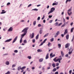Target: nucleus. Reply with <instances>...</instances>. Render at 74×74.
Segmentation results:
<instances>
[{
  "instance_id": "obj_1",
  "label": "nucleus",
  "mask_w": 74,
  "mask_h": 74,
  "mask_svg": "<svg viewBox=\"0 0 74 74\" xmlns=\"http://www.w3.org/2000/svg\"><path fill=\"white\" fill-rule=\"evenodd\" d=\"M72 11V7H71L69 9L68 11V14L69 16H70L71 14H72V12H71Z\"/></svg>"
},
{
  "instance_id": "obj_2",
  "label": "nucleus",
  "mask_w": 74,
  "mask_h": 74,
  "mask_svg": "<svg viewBox=\"0 0 74 74\" xmlns=\"http://www.w3.org/2000/svg\"><path fill=\"white\" fill-rule=\"evenodd\" d=\"M29 29V27H27L24 28L22 31V32H24V33L26 34L27 32V30Z\"/></svg>"
},
{
  "instance_id": "obj_3",
  "label": "nucleus",
  "mask_w": 74,
  "mask_h": 74,
  "mask_svg": "<svg viewBox=\"0 0 74 74\" xmlns=\"http://www.w3.org/2000/svg\"><path fill=\"white\" fill-rule=\"evenodd\" d=\"M55 8H52L51 9V10L48 13V14H51V13L53 12V11H55Z\"/></svg>"
},
{
  "instance_id": "obj_4",
  "label": "nucleus",
  "mask_w": 74,
  "mask_h": 74,
  "mask_svg": "<svg viewBox=\"0 0 74 74\" xmlns=\"http://www.w3.org/2000/svg\"><path fill=\"white\" fill-rule=\"evenodd\" d=\"M17 38H18V36H17L15 37V38H14V39L13 42H12V43H14V42H15V41H16V40H17Z\"/></svg>"
},
{
  "instance_id": "obj_5",
  "label": "nucleus",
  "mask_w": 74,
  "mask_h": 74,
  "mask_svg": "<svg viewBox=\"0 0 74 74\" xmlns=\"http://www.w3.org/2000/svg\"><path fill=\"white\" fill-rule=\"evenodd\" d=\"M70 47V43H67L65 45V48H69Z\"/></svg>"
},
{
  "instance_id": "obj_6",
  "label": "nucleus",
  "mask_w": 74,
  "mask_h": 74,
  "mask_svg": "<svg viewBox=\"0 0 74 74\" xmlns=\"http://www.w3.org/2000/svg\"><path fill=\"white\" fill-rule=\"evenodd\" d=\"M13 30V28H12V27H11L8 30V32H11Z\"/></svg>"
},
{
  "instance_id": "obj_7",
  "label": "nucleus",
  "mask_w": 74,
  "mask_h": 74,
  "mask_svg": "<svg viewBox=\"0 0 74 74\" xmlns=\"http://www.w3.org/2000/svg\"><path fill=\"white\" fill-rule=\"evenodd\" d=\"M59 34V32L58 31L57 32V33L56 34V35H55L54 37H56L58 36V35Z\"/></svg>"
},
{
  "instance_id": "obj_8",
  "label": "nucleus",
  "mask_w": 74,
  "mask_h": 74,
  "mask_svg": "<svg viewBox=\"0 0 74 74\" xmlns=\"http://www.w3.org/2000/svg\"><path fill=\"white\" fill-rule=\"evenodd\" d=\"M12 40V39H8L6 40L5 41V42H10V41H11Z\"/></svg>"
},
{
  "instance_id": "obj_9",
  "label": "nucleus",
  "mask_w": 74,
  "mask_h": 74,
  "mask_svg": "<svg viewBox=\"0 0 74 74\" xmlns=\"http://www.w3.org/2000/svg\"><path fill=\"white\" fill-rule=\"evenodd\" d=\"M56 57L55 58H54L53 60L55 62H58V59L56 60Z\"/></svg>"
},
{
  "instance_id": "obj_10",
  "label": "nucleus",
  "mask_w": 74,
  "mask_h": 74,
  "mask_svg": "<svg viewBox=\"0 0 74 74\" xmlns=\"http://www.w3.org/2000/svg\"><path fill=\"white\" fill-rule=\"evenodd\" d=\"M49 53L47 54L46 56V58H45L46 59H48V58H49Z\"/></svg>"
},
{
  "instance_id": "obj_11",
  "label": "nucleus",
  "mask_w": 74,
  "mask_h": 74,
  "mask_svg": "<svg viewBox=\"0 0 74 74\" xmlns=\"http://www.w3.org/2000/svg\"><path fill=\"white\" fill-rule=\"evenodd\" d=\"M2 12L1 13V14H5V13L6 12V11H5V10H2Z\"/></svg>"
},
{
  "instance_id": "obj_12",
  "label": "nucleus",
  "mask_w": 74,
  "mask_h": 74,
  "mask_svg": "<svg viewBox=\"0 0 74 74\" xmlns=\"http://www.w3.org/2000/svg\"><path fill=\"white\" fill-rule=\"evenodd\" d=\"M66 40H69V34H68L66 35Z\"/></svg>"
},
{
  "instance_id": "obj_13",
  "label": "nucleus",
  "mask_w": 74,
  "mask_h": 74,
  "mask_svg": "<svg viewBox=\"0 0 74 74\" xmlns=\"http://www.w3.org/2000/svg\"><path fill=\"white\" fill-rule=\"evenodd\" d=\"M67 29H66L65 30V31H64V35H66V34H67Z\"/></svg>"
},
{
  "instance_id": "obj_14",
  "label": "nucleus",
  "mask_w": 74,
  "mask_h": 74,
  "mask_svg": "<svg viewBox=\"0 0 74 74\" xmlns=\"http://www.w3.org/2000/svg\"><path fill=\"white\" fill-rule=\"evenodd\" d=\"M44 60V59L42 58H40L39 60V62H42Z\"/></svg>"
},
{
  "instance_id": "obj_15",
  "label": "nucleus",
  "mask_w": 74,
  "mask_h": 74,
  "mask_svg": "<svg viewBox=\"0 0 74 74\" xmlns=\"http://www.w3.org/2000/svg\"><path fill=\"white\" fill-rule=\"evenodd\" d=\"M52 66L53 67V68L55 67V66H56V65H55V63H53L52 64Z\"/></svg>"
},
{
  "instance_id": "obj_16",
  "label": "nucleus",
  "mask_w": 74,
  "mask_h": 74,
  "mask_svg": "<svg viewBox=\"0 0 74 74\" xmlns=\"http://www.w3.org/2000/svg\"><path fill=\"white\" fill-rule=\"evenodd\" d=\"M26 34L24 33V34H23L22 35H21V38H23V37H24V36H25V35H26Z\"/></svg>"
},
{
  "instance_id": "obj_17",
  "label": "nucleus",
  "mask_w": 74,
  "mask_h": 74,
  "mask_svg": "<svg viewBox=\"0 0 74 74\" xmlns=\"http://www.w3.org/2000/svg\"><path fill=\"white\" fill-rule=\"evenodd\" d=\"M58 3H53L52 5H58Z\"/></svg>"
},
{
  "instance_id": "obj_18",
  "label": "nucleus",
  "mask_w": 74,
  "mask_h": 74,
  "mask_svg": "<svg viewBox=\"0 0 74 74\" xmlns=\"http://www.w3.org/2000/svg\"><path fill=\"white\" fill-rule=\"evenodd\" d=\"M34 33H33L32 34V37H31V38H33V37H34Z\"/></svg>"
},
{
  "instance_id": "obj_19",
  "label": "nucleus",
  "mask_w": 74,
  "mask_h": 74,
  "mask_svg": "<svg viewBox=\"0 0 74 74\" xmlns=\"http://www.w3.org/2000/svg\"><path fill=\"white\" fill-rule=\"evenodd\" d=\"M61 53L62 57H63V56H64V54L62 51L61 52Z\"/></svg>"
},
{
  "instance_id": "obj_20",
  "label": "nucleus",
  "mask_w": 74,
  "mask_h": 74,
  "mask_svg": "<svg viewBox=\"0 0 74 74\" xmlns=\"http://www.w3.org/2000/svg\"><path fill=\"white\" fill-rule=\"evenodd\" d=\"M22 42V38H21L20 40V43L21 44Z\"/></svg>"
},
{
  "instance_id": "obj_21",
  "label": "nucleus",
  "mask_w": 74,
  "mask_h": 74,
  "mask_svg": "<svg viewBox=\"0 0 74 74\" xmlns=\"http://www.w3.org/2000/svg\"><path fill=\"white\" fill-rule=\"evenodd\" d=\"M25 68H26V66H23L22 68H21V70H23V69H25Z\"/></svg>"
},
{
  "instance_id": "obj_22",
  "label": "nucleus",
  "mask_w": 74,
  "mask_h": 74,
  "mask_svg": "<svg viewBox=\"0 0 74 74\" xmlns=\"http://www.w3.org/2000/svg\"><path fill=\"white\" fill-rule=\"evenodd\" d=\"M49 35V33H48L47 34H46L44 36V37H47V36H48Z\"/></svg>"
},
{
  "instance_id": "obj_23",
  "label": "nucleus",
  "mask_w": 74,
  "mask_h": 74,
  "mask_svg": "<svg viewBox=\"0 0 74 74\" xmlns=\"http://www.w3.org/2000/svg\"><path fill=\"white\" fill-rule=\"evenodd\" d=\"M73 30H74V27L72 28L71 29V33H73Z\"/></svg>"
},
{
  "instance_id": "obj_24",
  "label": "nucleus",
  "mask_w": 74,
  "mask_h": 74,
  "mask_svg": "<svg viewBox=\"0 0 74 74\" xmlns=\"http://www.w3.org/2000/svg\"><path fill=\"white\" fill-rule=\"evenodd\" d=\"M39 36V34H38L36 37V40H38V36Z\"/></svg>"
},
{
  "instance_id": "obj_25",
  "label": "nucleus",
  "mask_w": 74,
  "mask_h": 74,
  "mask_svg": "<svg viewBox=\"0 0 74 74\" xmlns=\"http://www.w3.org/2000/svg\"><path fill=\"white\" fill-rule=\"evenodd\" d=\"M5 64H6V65H8V64H9L10 63L9 62L7 61L6 62Z\"/></svg>"
},
{
  "instance_id": "obj_26",
  "label": "nucleus",
  "mask_w": 74,
  "mask_h": 74,
  "mask_svg": "<svg viewBox=\"0 0 74 74\" xmlns=\"http://www.w3.org/2000/svg\"><path fill=\"white\" fill-rule=\"evenodd\" d=\"M73 50L72 49L71 51L69 52V55H71V53H72V52H73Z\"/></svg>"
},
{
  "instance_id": "obj_27",
  "label": "nucleus",
  "mask_w": 74,
  "mask_h": 74,
  "mask_svg": "<svg viewBox=\"0 0 74 74\" xmlns=\"http://www.w3.org/2000/svg\"><path fill=\"white\" fill-rule=\"evenodd\" d=\"M21 67L19 66L17 69L19 71L20 70H21Z\"/></svg>"
},
{
  "instance_id": "obj_28",
  "label": "nucleus",
  "mask_w": 74,
  "mask_h": 74,
  "mask_svg": "<svg viewBox=\"0 0 74 74\" xmlns=\"http://www.w3.org/2000/svg\"><path fill=\"white\" fill-rule=\"evenodd\" d=\"M23 42L25 44H26L27 43V41H26V40H25L23 41Z\"/></svg>"
},
{
  "instance_id": "obj_29",
  "label": "nucleus",
  "mask_w": 74,
  "mask_h": 74,
  "mask_svg": "<svg viewBox=\"0 0 74 74\" xmlns=\"http://www.w3.org/2000/svg\"><path fill=\"white\" fill-rule=\"evenodd\" d=\"M40 34H41L42 33V30L41 29L40 31Z\"/></svg>"
},
{
  "instance_id": "obj_30",
  "label": "nucleus",
  "mask_w": 74,
  "mask_h": 74,
  "mask_svg": "<svg viewBox=\"0 0 74 74\" xmlns=\"http://www.w3.org/2000/svg\"><path fill=\"white\" fill-rule=\"evenodd\" d=\"M54 40V38H52L51 40H50V41H51V42H52L53 41V40Z\"/></svg>"
},
{
  "instance_id": "obj_31",
  "label": "nucleus",
  "mask_w": 74,
  "mask_h": 74,
  "mask_svg": "<svg viewBox=\"0 0 74 74\" xmlns=\"http://www.w3.org/2000/svg\"><path fill=\"white\" fill-rule=\"evenodd\" d=\"M38 11V9H36V8H35V9H33L32 10V11Z\"/></svg>"
},
{
  "instance_id": "obj_32",
  "label": "nucleus",
  "mask_w": 74,
  "mask_h": 74,
  "mask_svg": "<svg viewBox=\"0 0 74 74\" xmlns=\"http://www.w3.org/2000/svg\"><path fill=\"white\" fill-rule=\"evenodd\" d=\"M59 58L58 59H59L60 60H62V56H61L59 57Z\"/></svg>"
},
{
  "instance_id": "obj_33",
  "label": "nucleus",
  "mask_w": 74,
  "mask_h": 74,
  "mask_svg": "<svg viewBox=\"0 0 74 74\" xmlns=\"http://www.w3.org/2000/svg\"><path fill=\"white\" fill-rule=\"evenodd\" d=\"M36 21H35L33 22V25L34 26L36 25Z\"/></svg>"
},
{
  "instance_id": "obj_34",
  "label": "nucleus",
  "mask_w": 74,
  "mask_h": 74,
  "mask_svg": "<svg viewBox=\"0 0 74 74\" xmlns=\"http://www.w3.org/2000/svg\"><path fill=\"white\" fill-rule=\"evenodd\" d=\"M53 72H55V71H56V69L55 68H54L53 70Z\"/></svg>"
},
{
  "instance_id": "obj_35",
  "label": "nucleus",
  "mask_w": 74,
  "mask_h": 74,
  "mask_svg": "<svg viewBox=\"0 0 74 74\" xmlns=\"http://www.w3.org/2000/svg\"><path fill=\"white\" fill-rule=\"evenodd\" d=\"M62 25V23L59 24L58 25V26H60V25Z\"/></svg>"
},
{
  "instance_id": "obj_36",
  "label": "nucleus",
  "mask_w": 74,
  "mask_h": 74,
  "mask_svg": "<svg viewBox=\"0 0 74 74\" xmlns=\"http://www.w3.org/2000/svg\"><path fill=\"white\" fill-rule=\"evenodd\" d=\"M71 73H72V70H71L70 71H69V74H71Z\"/></svg>"
},
{
  "instance_id": "obj_37",
  "label": "nucleus",
  "mask_w": 74,
  "mask_h": 74,
  "mask_svg": "<svg viewBox=\"0 0 74 74\" xmlns=\"http://www.w3.org/2000/svg\"><path fill=\"white\" fill-rule=\"evenodd\" d=\"M28 58L29 59H32V57L30 56H28Z\"/></svg>"
},
{
  "instance_id": "obj_38",
  "label": "nucleus",
  "mask_w": 74,
  "mask_h": 74,
  "mask_svg": "<svg viewBox=\"0 0 74 74\" xmlns=\"http://www.w3.org/2000/svg\"><path fill=\"white\" fill-rule=\"evenodd\" d=\"M32 42L33 43H35V39H33V40H32Z\"/></svg>"
},
{
  "instance_id": "obj_39",
  "label": "nucleus",
  "mask_w": 74,
  "mask_h": 74,
  "mask_svg": "<svg viewBox=\"0 0 74 74\" xmlns=\"http://www.w3.org/2000/svg\"><path fill=\"white\" fill-rule=\"evenodd\" d=\"M58 45L59 47V48L61 47V45L60 44H58Z\"/></svg>"
},
{
  "instance_id": "obj_40",
  "label": "nucleus",
  "mask_w": 74,
  "mask_h": 74,
  "mask_svg": "<svg viewBox=\"0 0 74 74\" xmlns=\"http://www.w3.org/2000/svg\"><path fill=\"white\" fill-rule=\"evenodd\" d=\"M58 24V22H56V23H55V26H57Z\"/></svg>"
},
{
  "instance_id": "obj_41",
  "label": "nucleus",
  "mask_w": 74,
  "mask_h": 74,
  "mask_svg": "<svg viewBox=\"0 0 74 74\" xmlns=\"http://www.w3.org/2000/svg\"><path fill=\"white\" fill-rule=\"evenodd\" d=\"M51 43L49 42V43L48 44V47H49V46H50V45H51Z\"/></svg>"
},
{
  "instance_id": "obj_42",
  "label": "nucleus",
  "mask_w": 74,
  "mask_h": 74,
  "mask_svg": "<svg viewBox=\"0 0 74 74\" xmlns=\"http://www.w3.org/2000/svg\"><path fill=\"white\" fill-rule=\"evenodd\" d=\"M43 44H44V42H42L41 43V44L40 45H39V46H41V45H42Z\"/></svg>"
},
{
  "instance_id": "obj_43",
  "label": "nucleus",
  "mask_w": 74,
  "mask_h": 74,
  "mask_svg": "<svg viewBox=\"0 0 74 74\" xmlns=\"http://www.w3.org/2000/svg\"><path fill=\"white\" fill-rule=\"evenodd\" d=\"M58 59V61L59 63H60V60H60V59Z\"/></svg>"
},
{
  "instance_id": "obj_44",
  "label": "nucleus",
  "mask_w": 74,
  "mask_h": 74,
  "mask_svg": "<svg viewBox=\"0 0 74 74\" xmlns=\"http://www.w3.org/2000/svg\"><path fill=\"white\" fill-rule=\"evenodd\" d=\"M71 0H67L66 1V3H67V2H68V1H69V2H70V1H71Z\"/></svg>"
},
{
  "instance_id": "obj_45",
  "label": "nucleus",
  "mask_w": 74,
  "mask_h": 74,
  "mask_svg": "<svg viewBox=\"0 0 74 74\" xmlns=\"http://www.w3.org/2000/svg\"><path fill=\"white\" fill-rule=\"evenodd\" d=\"M52 15H49V18H52Z\"/></svg>"
},
{
  "instance_id": "obj_46",
  "label": "nucleus",
  "mask_w": 74,
  "mask_h": 74,
  "mask_svg": "<svg viewBox=\"0 0 74 74\" xmlns=\"http://www.w3.org/2000/svg\"><path fill=\"white\" fill-rule=\"evenodd\" d=\"M38 27H41V25L40 24H39L38 25Z\"/></svg>"
},
{
  "instance_id": "obj_47",
  "label": "nucleus",
  "mask_w": 74,
  "mask_h": 74,
  "mask_svg": "<svg viewBox=\"0 0 74 74\" xmlns=\"http://www.w3.org/2000/svg\"><path fill=\"white\" fill-rule=\"evenodd\" d=\"M14 52H15V53H17L18 52V50H14Z\"/></svg>"
},
{
  "instance_id": "obj_48",
  "label": "nucleus",
  "mask_w": 74,
  "mask_h": 74,
  "mask_svg": "<svg viewBox=\"0 0 74 74\" xmlns=\"http://www.w3.org/2000/svg\"><path fill=\"white\" fill-rule=\"evenodd\" d=\"M44 18H45V15H43V17L41 19L42 20L43 19H44Z\"/></svg>"
},
{
  "instance_id": "obj_49",
  "label": "nucleus",
  "mask_w": 74,
  "mask_h": 74,
  "mask_svg": "<svg viewBox=\"0 0 74 74\" xmlns=\"http://www.w3.org/2000/svg\"><path fill=\"white\" fill-rule=\"evenodd\" d=\"M16 66V65H15V64H13L12 65V67H15Z\"/></svg>"
},
{
  "instance_id": "obj_50",
  "label": "nucleus",
  "mask_w": 74,
  "mask_h": 74,
  "mask_svg": "<svg viewBox=\"0 0 74 74\" xmlns=\"http://www.w3.org/2000/svg\"><path fill=\"white\" fill-rule=\"evenodd\" d=\"M10 5V3L8 2L7 4V5Z\"/></svg>"
},
{
  "instance_id": "obj_51",
  "label": "nucleus",
  "mask_w": 74,
  "mask_h": 74,
  "mask_svg": "<svg viewBox=\"0 0 74 74\" xmlns=\"http://www.w3.org/2000/svg\"><path fill=\"white\" fill-rule=\"evenodd\" d=\"M53 20H50V21H49V23H52V22H53Z\"/></svg>"
},
{
  "instance_id": "obj_52",
  "label": "nucleus",
  "mask_w": 74,
  "mask_h": 74,
  "mask_svg": "<svg viewBox=\"0 0 74 74\" xmlns=\"http://www.w3.org/2000/svg\"><path fill=\"white\" fill-rule=\"evenodd\" d=\"M52 55H53V54L52 53H51L50 54V57H51V58H52Z\"/></svg>"
},
{
  "instance_id": "obj_53",
  "label": "nucleus",
  "mask_w": 74,
  "mask_h": 74,
  "mask_svg": "<svg viewBox=\"0 0 74 74\" xmlns=\"http://www.w3.org/2000/svg\"><path fill=\"white\" fill-rule=\"evenodd\" d=\"M59 65V63H57L56 66H58Z\"/></svg>"
},
{
  "instance_id": "obj_54",
  "label": "nucleus",
  "mask_w": 74,
  "mask_h": 74,
  "mask_svg": "<svg viewBox=\"0 0 74 74\" xmlns=\"http://www.w3.org/2000/svg\"><path fill=\"white\" fill-rule=\"evenodd\" d=\"M30 6H32V4H30L28 6V7H30Z\"/></svg>"
},
{
  "instance_id": "obj_55",
  "label": "nucleus",
  "mask_w": 74,
  "mask_h": 74,
  "mask_svg": "<svg viewBox=\"0 0 74 74\" xmlns=\"http://www.w3.org/2000/svg\"><path fill=\"white\" fill-rule=\"evenodd\" d=\"M40 17H38L37 18V20H40Z\"/></svg>"
},
{
  "instance_id": "obj_56",
  "label": "nucleus",
  "mask_w": 74,
  "mask_h": 74,
  "mask_svg": "<svg viewBox=\"0 0 74 74\" xmlns=\"http://www.w3.org/2000/svg\"><path fill=\"white\" fill-rule=\"evenodd\" d=\"M54 56H55V54H53L51 58H53V57H54Z\"/></svg>"
},
{
  "instance_id": "obj_57",
  "label": "nucleus",
  "mask_w": 74,
  "mask_h": 74,
  "mask_svg": "<svg viewBox=\"0 0 74 74\" xmlns=\"http://www.w3.org/2000/svg\"><path fill=\"white\" fill-rule=\"evenodd\" d=\"M60 67L59 66H57L56 67V69H57V70H58V69H59V68Z\"/></svg>"
},
{
  "instance_id": "obj_58",
  "label": "nucleus",
  "mask_w": 74,
  "mask_h": 74,
  "mask_svg": "<svg viewBox=\"0 0 74 74\" xmlns=\"http://www.w3.org/2000/svg\"><path fill=\"white\" fill-rule=\"evenodd\" d=\"M74 36H73V39L72 40V41H74Z\"/></svg>"
},
{
  "instance_id": "obj_59",
  "label": "nucleus",
  "mask_w": 74,
  "mask_h": 74,
  "mask_svg": "<svg viewBox=\"0 0 74 74\" xmlns=\"http://www.w3.org/2000/svg\"><path fill=\"white\" fill-rule=\"evenodd\" d=\"M66 19H67V20H69V17H66Z\"/></svg>"
},
{
  "instance_id": "obj_60",
  "label": "nucleus",
  "mask_w": 74,
  "mask_h": 74,
  "mask_svg": "<svg viewBox=\"0 0 74 74\" xmlns=\"http://www.w3.org/2000/svg\"><path fill=\"white\" fill-rule=\"evenodd\" d=\"M45 70V68L44 67L42 68V70Z\"/></svg>"
},
{
  "instance_id": "obj_61",
  "label": "nucleus",
  "mask_w": 74,
  "mask_h": 74,
  "mask_svg": "<svg viewBox=\"0 0 74 74\" xmlns=\"http://www.w3.org/2000/svg\"><path fill=\"white\" fill-rule=\"evenodd\" d=\"M32 70H34V69L35 68H34V67H32Z\"/></svg>"
},
{
  "instance_id": "obj_62",
  "label": "nucleus",
  "mask_w": 74,
  "mask_h": 74,
  "mask_svg": "<svg viewBox=\"0 0 74 74\" xmlns=\"http://www.w3.org/2000/svg\"><path fill=\"white\" fill-rule=\"evenodd\" d=\"M55 74H58V72H56L55 73Z\"/></svg>"
},
{
  "instance_id": "obj_63",
  "label": "nucleus",
  "mask_w": 74,
  "mask_h": 74,
  "mask_svg": "<svg viewBox=\"0 0 74 74\" xmlns=\"http://www.w3.org/2000/svg\"><path fill=\"white\" fill-rule=\"evenodd\" d=\"M69 56V54H66V55H65V56L66 57H68V56Z\"/></svg>"
},
{
  "instance_id": "obj_64",
  "label": "nucleus",
  "mask_w": 74,
  "mask_h": 74,
  "mask_svg": "<svg viewBox=\"0 0 74 74\" xmlns=\"http://www.w3.org/2000/svg\"><path fill=\"white\" fill-rule=\"evenodd\" d=\"M40 49H38L37 50V52H40Z\"/></svg>"
}]
</instances>
